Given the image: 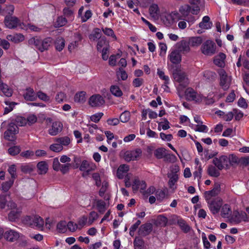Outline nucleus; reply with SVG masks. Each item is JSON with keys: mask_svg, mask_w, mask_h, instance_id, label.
<instances>
[{"mask_svg": "<svg viewBox=\"0 0 249 249\" xmlns=\"http://www.w3.org/2000/svg\"><path fill=\"white\" fill-rule=\"evenodd\" d=\"M185 94L187 100L193 101L196 103H204L207 105H210L214 103V99L211 97V95L207 97L197 93L194 89L188 88L186 89Z\"/></svg>", "mask_w": 249, "mask_h": 249, "instance_id": "f257e3e1", "label": "nucleus"}, {"mask_svg": "<svg viewBox=\"0 0 249 249\" xmlns=\"http://www.w3.org/2000/svg\"><path fill=\"white\" fill-rule=\"evenodd\" d=\"M237 158L233 154L228 156L222 155L219 157L214 158L213 160V163L219 169L222 170L224 168H228L229 166L237 162Z\"/></svg>", "mask_w": 249, "mask_h": 249, "instance_id": "f03ea898", "label": "nucleus"}, {"mask_svg": "<svg viewBox=\"0 0 249 249\" xmlns=\"http://www.w3.org/2000/svg\"><path fill=\"white\" fill-rule=\"evenodd\" d=\"M52 41V39L50 37H47L42 40L40 38L36 36L31 38L29 42L30 44L34 45L36 49L41 52H43L48 49Z\"/></svg>", "mask_w": 249, "mask_h": 249, "instance_id": "7ed1b4c3", "label": "nucleus"}, {"mask_svg": "<svg viewBox=\"0 0 249 249\" xmlns=\"http://www.w3.org/2000/svg\"><path fill=\"white\" fill-rule=\"evenodd\" d=\"M23 221L32 227L40 230H42L44 224L43 218L38 215L26 216Z\"/></svg>", "mask_w": 249, "mask_h": 249, "instance_id": "20e7f679", "label": "nucleus"}, {"mask_svg": "<svg viewBox=\"0 0 249 249\" xmlns=\"http://www.w3.org/2000/svg\"><path fill=\"white\" fill-rule=\"evenodd\" d=\"M242 221L249 222V217L245 212L237 211H234L232 212L228 220V222L232 225L239 224Z\"/></svg>", "mask_w": 249, "mask_h": 249, "instance_id": "39448f33", "label": "nucleus"}, {"mask_svg": "<svg viewBox=\"0 0 249 249\" xmlns=\"http://www.w3.org/2000/svg\"><path fill=\"white\" fill-rule=\"evenodd\" d=\"M5 26L9 29H14L19 27L20 29H27L25 24L21 23L19 19L16 17L6 16L4 19Z\"/></svg>", "mask_w": 249, "mask_h": 249, "instance_id": "423d86ee", "label": "nucleus"}, {"mask_svg": "<svg viewBox=\"0 0 249 249\" xmlns=\"http://www.w3.org/2000/svg\"><path fill=\"white\" fill-rule=\"evenodd\" d=\"M216 46L215 43L211 40L205 41L201 46V53L207 56H212L216 52Z\"/></svg>", "mask_w": 249, "mask_h": 249, "instance_id": "0eeeda50", "label": "nucleus"}, {"mask_svg": "<svg viewBox=\"0 0 249 249\" xmlns=\"http://www.w3.org/2000/svg\"><path fill=\"white\" fill-rule=\"evenodd\" d=\"M174 80L179 84V86L185 88L189 83L188 79L184 72L180 70H175L173 73Z\"/></svg>", "mask_w": 249, "mask_h": 249, "instance_id": "6e6552de", "label": "nucleus"}, {"mask_svg": "<svg viewBox=\"0 0 249 249\" xmlns=\"http://www.w3.org/2000/svg\"><path fill=\"white\" fill-rule=\"evenodd\" d=\"M220 76V85L224 90L228 89L231 81V77L228 75L224 70H220L219 71Z\"/></svg>", "mask_w": 249, "mask_h": 249, "instance_id": "1a4fd4ad", "label": "nucleus"}, {"mask_svg": "<svg viewBox=\"0 0 249 249\" xmlns=\"http://www.w3.org/2000/svg\"><path fill=\"white\" fill-rule=\"evenodd\" d=\"M208 204V207L211 212L213 214L217 213L222 205V200L217 197L213 200L206 201Z\"/></svg>", "mask_w": 249, "mask_h": 249, "instance_id": "9d476101", "label": "nucleus"}, {"mask_svg": "<svg viewBox=\"0 0 249 249\" xmlns=\"http://www.w3.org/2000/svg\"><path fill=\"white\" fill-rule=\"evenodd\" d=\"M96 168V166L95 163L86 160H83L79 167L80 170L84 172L83 176L88 175L90 172L95 170Z\"/></svg>", "mask_w": 249, "mask_h": 249, "instance_id": "9b49d317", "label": "nucleus"}, {"mask_svg": "<svg viewBox=\"0 0 249 249\" xmlns=\"http://www.w3.org/2000/svg\"><path fill=\"white\" fill-rule=\"evenodd\" d=\"M104 98L100 94L92 95L89 100V104L92 107H99L105 104Z\"/></svg>", "mask_w": 249, "mask_h": 249, "instance_id": "f8f14e48", "label": "nucleus"}, {"mask_svg": "<svg viewBox=\"0 0 249 249\" xmlns=\"http://www.w3.org/2000/svg\"><path fill=\"white\" fill-rule=\"evenodd\" d=\"M134 192L140 190V192L145 195V190L146 188V184L143 180H140L138 178H135L132 185Z\"/></svg>", "mask_w": 249, "mask_h": 249, "instance_id": "ddd939ff", "label": "nucleus"}, {"mask_svg": "<svg viewBox=\"0 0 249 249\" xmlns=\"http://www.w3.org/2000/svg\"><path fill=\"white\" fill-rule=\"evenodd\" d=\"M142 153V151L141 149L127 151L125 154V159L127 161L137 160L141 157Z\"/></svg>", "mask_w": 249, "mask_h": 249, "instance_id": "4468645a", "label": "nucleus"}, {"mask_svg": "<svg viewBox=\"0 0 249 249\" xmlns=\"http://www.w3.org/2000/svg\"><path fill=\"white\" fill-rule=\"evenodd\" d=\"M18 132V127L14 124H10L8 127V129L4 132V138L9 141H14V138L9 136L10 133L13 134H16Z\"/></svg>", "mask_w": 249, "mask_h": 249, "instance_id": "2eb2a0df", "label": "nucleus"}, {"mask_svg": "<svg viewBox=\"0 0 249 249\" xmlns=\"http://www.w3.org/2000/svg\"><path fill=\"white\" fill-rule=\"evenodd\" d=\"M63 128L62 124L59 121L53 123L51 127L49 129L48 132L51 136H55L60 132Z\"/></svg>", "mask_w": 249, "mask_h": 249, "instance_id": "dca6fc26", "label": "nucleus"}, {"mask_svg": "<svg viewBox=\"0 0 249 249\" xmlns=\"http://www.w3.org/2000/svg\"><path fill=\"white\" fill-rule=\"evenodd\" d=\"M220 191V186L217 184L211 191H206L204 193L205 198L206 201L211 200L212 197L215 196L219 194Z\"/></svg>", "mask_w": 249, "mask_h": 249, "instance_id": "f3484780", "label": "nucleus"}, {"mask_svg": "<svg viewBox=\"0 0 249 249\" xmlns=\"http://www.w3.org/2000/svg\"><path fill=\"white\" fill-rule=\"evenodd\" d=\"M4 236L7 240L14 242L17 240L20 235L19 233L17 231L13 230H9L5 231Z\"/></svg>", "mask_w": 249, "mask_h": 249, "instance_id": "a211bd4d", "label": "nucleus"}, {"mask_svg": "<svg viewBox=\"0 0 249 249\" xmlns=\"http://www.w3.org/2000/svg\"><path fill=\"white\" fill-rule=\"evenodd\" d=\"M106 177L104 169L101 170L100 173H94L92 174V178L95 182L96 185L98 187L101 185V180H103Z\"/></svg>", "mask_w": 249, "mask_h": 249, "instance_id": "6ab92c4d", "label": "nucleus"}, {"mask_svg": "<svg viewBox=\"0 0 249 249\" xmlns=\"http://www.w3.org/2000/svg\"><path fill=\"white\" fill-rule=\"evenodd\" d=\"M84 11V7L82 6L80 8V9L78 10V17L80 18L81 21L82 22H86L88 19H89L92 16V13L91 10H87L85 14L84 15H82V13Z\"/></svg>", "mask_w": 249, "mask_h": 249, "instance_id": "aec40b11", "label": "nucleus"}, {"mask_svg": "<svg viewBox=\"0 0 249 249\" xmlns=\"http://www.w3.org/2000/svg\"><path fill=\"white\" fill-rule=\"evenodd\" d=\"M213 25L212 22L210 21L209 17L204 16L202 21L199 23V27L203 30H208L212 28Z\"/></svg>", "mask_w": 249, "mask_h": 249, "instance_id": "412c9836", "label": "nucleus"}, {"mask_svg": "<svg viewBox=\"0 0 249 249\" xmlns=\"http://www.w3.org/2000/svg\"><path fill=\"white\" fill-rule=\"evenodd\" d=\"M225 54L222 53H220L218 54L214 57L213 59V63L215 65L219 67H224L225 66Z\"/></svg>", "mask_w": 249, "mask_h": 249, "instance_id": "4be33fe9", "label": "nucleus"}, {"mask_svg": "<svg viewBox=\"0 0 249 249\" xmlns=\"http://www.w3.org/2000/svg\"><path fill=\"white\" fill-rule=\"evenodd\" d=\"M232 213L231 207L229 204H225L221 207V215L222 217L227 218L228 221Z\"/></svg>", "mask_w": 249, "mask_h": 249, "instance_id": "5701e85b", "label": "nucleus"}, {"mask_svg": "<svg viewBox=\"0 0 249 249\" xmlns=\"http://www.w3.org/2000/svg\"><path fill=\"white\" fill-rule=\"evenodd\" d=\"M129 170V166L125 164L120 165L117 171V176L120 179L123 178Z\"/></svg>", "mask_w": 249, "mask_h": 249, "instance_id": "b1692460", "label": "nucleus"}, {"mask_svg": "<svg viewBox=\"0 0 249 249\" xmlns=\"http://www.w3.org/2000/svg\"><path fill=\"white\" fill-rule=\"evenodd\" d=\"M18 120L21 122V125L26 124L27 123L31 125L36 122L37 118L36 115L31 114L28 116L26 120L22 117H20L18 118Z\"/></svg>", "mask_w": 249, "mask_h": 249, "instance_id": "393cba45", "label": "nucleus"}, {"mask_svg": "<svg viewBox=\"0 0 249 249\" xmlns=\"http://www.w3.org/2000/svg\"><path fill=\"white\" fill-rule=\"evenodd\" d=\"M6 38L9 41L15 43H18L24 40V36L21 34H17L13 35H8Z\"/></svg>", "mask_w": 249, "mask_h": 249, "instance_id": "a878e982", "label": "nucleus"}, {"mask_svg": "<svg viewBox=\"0 0 249 249\" xmlns=\"http://www.w3.org/2000/svg\"><path fill=\"white\" fill-rule=\"evenodd\" d=\"M170 60L174 64L179 63L181 60V55L177 51H172L169 55Z\"/></svg>", "mask_w": 249, "mask_h": 249, "instance_id": "bb28decb", "label": "nucleus"}, {"mask_svg": "<svg viewBox=\"0 0 249 249\" xmlns=\"http://www.w3.org/2000/svg\"><path fill=\"white\" fill-rule=\"evenodd\" d=\"M149 12L152 17L154 18H158L160 13L158 5L155 3L152 4L149 7Z\"/></svg>", "mask_w": 249, "mask_h": 249, "instance_id": "cd10ccee", "label": "nucleus"}, {"mask_svg": "<svg viewBox=\"0 0 249 249\" xmlns=\"http://www.w3.org/2000/svg\"><path fill=\"white\" fill-rule=\"evenodd\" d=\"M177 48L180 52H188L190 51V44L189 42L182 40L178 42L177 44Z\"/></svg>", "mask_w": 249, "mask_h": 249, "instance_id": "c85d7f7f", "label": "nucleus"}, {"mask_svg": "<svg viewBox=\"0 0 249 249\" xmlns=\"http://www.w3.org/2000/svg\"><path fill=\"white\" fill-rule=\"evenodd\" d=\"M38 173L39 174H45L48 170V165L45 161L39 162L37 164Z\"/></svg>", "mask_w": 249, "mask_h": 249, "instance_id": "c756f323", "label": "nucleus"}, {"mask_svg": "<svg viewBox=\"0 0 249 249\" xmlns=\"http://www.w3.org/2000/svg\"><path fill=\"white\" fill-rule=\"evenodd\" d=\"M189 2L192 5V13L194 15H196L200 10V0H189Z\"/></svg>", "mask_w": 249, "mask_h": 249, "instance_id": "7c9ffc66", "label": "nucleus"}, {"mask_svg": "<svg viewBox=\"0 0 249 249\" xmlns=\"http://www.w3.org/2000/svg\"><path fill=\"white\" fill-rule=\"evenodd\" d=\"M157 74L160 79L164 81V86L168 88V86H167L169 83V78L168 76L166 75L164 71L160 69H157Z\"/></svg>", "mask_w": 249, "mask_h": 249, "instance_id": "2f4dec72", "label": "nucleus"}, {"mask_svg": "<svg viewBox=\"0 0 249 249\" xmlns=\"http://www.w3.org/2000/svg\"><path fill=\"white\" fill-rule=\"evenodd\" d=\"M192 9L189 5L185 4L179 8V11L181 15L185 17L187 16L190 12L192 13Z\"/></svg>", "mask_w": 249, "mask_h": 249, "instance_id": "473e14b6", "label": "nucleus"}, {"mask_svg": "<svg viewBox=\"0 0 249 249\" xmlns=\"http://www.w3.org/2000/svg\"><path fill=\"white\" fill-rule=\"evenodd\" d=\"M54 141L60 143L63 148V146H68L71 142L70 139L67 136L56 138Z\"/></svg>", "mask_w": 249, "mask_h": 249, "instance_id": "72a5a7b5", "label": "nucleus"}, {"mask_svg": "<svg viewBox=\"0 0 249 249\" xmlns=\"http://www.w3.org/2000/svg\"><path fill=\"white\" fill-rule=\"evenodd\" d=\"M63 13L68 20L72 21L74 19L73 11L70 8L65 7L63 10Z\"/></svg>", "mask_w": 249, "mask_h": 249, "instance_id": "f704fd0d", "label": "nucleus"}, {"mask_svg": "<svg viewBox=\"0 0 249 249\" xmlns=\"http://www.w3.org/2000/svg\"><path fill=\"white\" fill-rule=\"evenodd\" d=\"M202 40L201 37H192L189 40V44L192 47H197L202 43Z\"/></svg>", "mask_w": 249, "mask_h": 249, "instance_id": "c9c22d12", "label": "nucleus"}, {"mask_svg": "<svg viewBox=\"0 0 249 249\" xmlns=\"http://www.w3.org/2000/svg\"><path fill=\"white\" fill-rule=\"evenodd\" d=\"M86 93L85 91H80L77 93L74 96V101L76 102L83 103L86 101Z\"/></svg>", "mask_w": 249, "mask_h": 249, "instance_id": "e433bc0d", "label": "nucleus"}, {"mask_svg": "<svg viewBox=\"0 0 249 249\" xmlns=\"http://www.w3.org/2000/svg\"><path fill=\"white\" fill-rule=\"evenodd\" d=\"M110 91L111 93L116 97H121L123 95V92L119 87L116 85H112L110 87Z\"/></svg>", "mask_w": 249, "mask_h": 249, "instance_id": "4c0bfd02", "label": "nucleus"}, {"mask_svg": "<svg viewBox=\"0 0 249 249\" xmlns=\"http://www.w3.org/2000/svg\"><path fill=\"white\" fill-rule=\"evenodd\" d=\"M151 229L152 227L150 224H143L141 226L139 232L141 234L146 235L151 231Z\"/></svg>", "mask_w": 249, "mask_h": 249, "instance_id": "58836bf2", "label": "nucleus"}, {"mask_svg": "<svg viewBox=\"0 0 249 249\" xmlns=\"http://www.w3.org/2000/svg\"><path fill=\"white\" fill-rule=\"evenodd\" d=\"M55 45L56 49L57 51H62L65 46V41L64 39L62 37H58L55 41Z\"/></svg>", "mask_w": 249, "mask_h": 249, "instance_id": "ea45409f", "label": "nucleus"}, {"mask_svg": "<svg viewBox=\"0 0 249 249\" xmlns=\"http://www.w3.org/2000/svg\"><path fill=\"white\" fill-rule=\"evenodd\" d=\"M36 95L33 89H28L24 95V98L26 100L29 101H33L36 98Z\"/></svg>", "mask_w": 249, "mask_h": 249, "instance_id": "a19ab883", "label": "nucleus"}, {"mask_svg": "<svg viewBox=\"0 0 249 249\" xmlns=\"http://www.w3.org/2000/svg\"><path fill=\"white\" fill-rule=\"evenodd\" d=\"M68 22L65 17L63 16L58 17L55 22V26L56 27H61L65 25Z\"/></svg>", "mask_w": 249, "mask_h": 249, "instance_id": "79ce46f5", "label": "nucleus"}, {"mask_svg": "<svg viewBox=\"0 0 249 249\" xmlns=\"http://www.w3.org/2000/svg\"><path fill=\"white\" fill-rule=\"evenodd\" d=\"M178 178V176L176 174H174L171 177H170V179L168 183L171 189H175L176 188L175 184L177 182Z\"/></svg>", "mask_w": 249, "mask_h": 249, "instance_id": "37998d69", "label": "nucleus"}, {"mask_svg": "<svg viewBox=\"0 0 249 249\" xmlns=\"http://www.w3.org/2000/svg\"><path fill=\"white\" fill-rule=\"evenodd\" d=\"M20 211L19 210H13L8 214V218L10 221H15L19 216Z\"/></svg>", "mask_w": 249, "mask_h": 249, "instance_id": "c03bdc74", "label": "nucleus"}, {"mask_svg": "<svg viewBox=\"0 0 249 249\" xmlns=\"http://www.w3.org/2000/svg\"><path fill=\"white\" fill-rule=\"evenodd\" d=\"M0 91H2L3 95L7 97H10L13 93L12 89L10 88L7 85L5 84L0 89Z\"/></svg>", "mask_w": 249, "mask_h": 249, "instance_id": "a18cd8bd", "label": "nucleus"}, {"mask_svg": "<svg viewBox=\"0 0 249 249\" xmlns=\"http://www.w3.org/2000/svg\"><path fill=\"white\" fill-rule=\"evenodd\" d=\"M14 182V180L11 179L9 181H5L1 184V190L4 192H7L12 187Z\"/></svg>", "mask_w": 249, "mask_h": 249, "instance_id": "49530a36", "label": "nucleus"}, {"mask_svg": "<svg viewBox=\"0 0 249 249\" xmlns=\"http://www.w3.org/2000/svg\"><path fill=\"white\" fill-rule=\"evenodd\" d=\"M178 224L180 227L181 230L185 232H187L190 230V227L187 224V223L182 219H178Z\"/></svg>", "mask_w": 249, "mask_h": 249, "instance_id": "de8ad7c7", "label": "nucleus"}, {"mask_svg": "<svg viewBox=\"0 0 249 249\" xmlns=\"http://www.w3.org/2000/svg\"><path fill=\"white\" fill-rule=\"evenodd\" d=\"M102 187L99 191V194L100 196H103L106 191L108 183L107 180V177L103 180L102 182H101Z\"/></svg>", "mask_w": 249, "mask_h": 249, "instance_id": "09e8293b", "label": "nucleus"}, {"mask_svg": "<svg viewBox=\"0 0 249 249\" xmlns=\"http://www.w3.org/2000/svg\"><path fill=\"white\" fill-rule=\"evenodd\" d=\"M67 230V223L66 221H62L57 224V230L59 232L65 233Z\"/></svg>", "mask_w": 249, "mask_h": 249, "instance_id": "8fccbe9b", "label": "nucleus"}, {"mask_svg": "<svg viewBox=\"0 0 249 249\" xmlns=\"http://www.w3.org/2000/svg\"><path fill=\"white\" fill-rule=\"evenodd\" d=\"M168 16L171 18L172 22H175L179 20L183 17L182 15L177 11L171 12Z\"/></svg>", "mask_w": 249, "mask_h": 249, "instance_id": "3c124183", "label": "nucleus"}, {"mask_svg": "<svg viewBox=\"0 0 249 249\" xmlns=\"http://www.w3.org/2000/svg\"><path fill=\"white\" fill-rule=\"evenodd\" d=\"M49 149L53 152L58 153L62 151L63 147L58 142H55L50 145Z\"/></svg>", "mask_w": 249, "mask_h": 249, "instance_id": "603ef678", "label": "nucleus"}, {"mask_svg": "<svg viewBox=\"0 0 249 249\" xmlns=\"http://www.w3.org/2000/svg\"><path fill=\"white\" fill-rule=\"evenodd\" d=\"M135 249H143L144 241L140 238H136L134 241Z\"/></svg>", "mask_w": 249, "mask_h": 249, "instance_id": "864d4df0", "label": "nucleus"}, {"mask_svg": "<svg viewBox=\"0 0 249 249\" xmlns=\"http://www.w3.org/2000/svg\"><path fill=\"white\" fill-rule=\"evenodd\" d=\"M116 74L118 78L122 80H125L128 77L126 72L123 69L119 68L116 72Z\"/></svg>", "mask_w": 249, "mask_h": 249, "instance_id": "5fc2aeb1", "label": "nucleus"}, {"mask_svg": "<svg viewBox=\"0 0 249 249\" xmlns=\"http://www.w3.org/2000/svg\"><path fill=\"white\" fill-rule=\"evenodd\" d=\"M96 207L98 212L103 213L106 210V203L103 200H98L96 202Z\"/></svg>", "mask_w": 249, "mask_h": 249, "instance_id": "6e6d98bb", "label": "nucleus"}, {"mask_svg": "<svg viewBox=\"0 0 249 249\" xmlns=\"http://www.w3.org/2000/svg\"><path fill=\"white\" fill-rule=\"evenodd\" d=\"M165 149L159 148L154 151V155L158 159H161L165 156Z\"/></svg>", "mask_w": 249, "mask_h": 249, "instance_id": "4d7b16f0", "label": "nucleus"}, {"mask_svg": "<svg viewBox=\"0 0 249 249\" xmlns=\"http://www.w3.org/2000/svg\"><path fill=\"white\" fill-rule=\"evenodd\" d=\"M88 218L86 216H82L78 218L77 224L78 229H82L87 224Z\"/></svg>", "mask_w": 249, "mask_h": 249, "instance_id": "13d9d810", "label": "nucleus"}, {"mask_svg": "<svg viewBox=\"0 0 249 249\" xmlns=\"http://www.w3.org/2000/svg\"><path fill=\"white\" fill-rule=\"evenodd\" d=\"M101 31L99 28H95L92 33L89 36V39L93 40H95L101 37Z\"/></svg>", "mask_w": 249, "mask_h": 249, "instance_id": "bf43d9fd", "label": "nucleus"}, {"mask_svg": "<svg viewBox=\"0 0 249 249\" xmlns=\"http://www.w3.org/2000/svg\"><path fill=\"white\" fill-rule=\"evenodd\" d=\"M130 117V114L129 112L125 111L121 114L120 119L122 122L126 123L129 120Z\"/></svg>", "mask_w": 249, "mask_h": 249, "instance_id": "052dcab7", "label": "nucleus"}, {"mask_svg": "<svg viewBox=\"0 0 249 249\" xmlns=\"http://www.w3.org/2000/svg\"><path fill=\"white\" fill-rule=\"evenodd\" d=\"M208 174L212 177H216L219 175V171L213 166H210L208 169Z\"/></svg>", "mask_w": 249, "mask_h": 249, "instance_id": "680f3d73", "label": "nucleus"}, {"mask_svg": "<svg viewBox=\"0 0 249 249\" xmlns=\"http://www.w3.org/2000/svg\"><path fill=\"white\" fill-rule=\"evenodd\" d=\"M16 167L15 164H12L9 167L8 171L11 176V179L15 180L17 177Z\"/></svg>", "mask_w": 249, "mask_h": 249, "instance_id": "e2e57ef3", "label": "nucleus"}, {"mask_svg": "<svg viewBox=\"0 0 249 249\" xmlns=\"http://www.w3.org/2000/svg\"><path fill=\"white\" fill-rule=\"evenodd\" d=\"M20 151V148L19 146H14L11 147L8 149V152L9 154L12 156H15L19 153Z\"/></svg>", "mask_w": 249, "mask_h": 249, "instance_id": "0e129e2a", "label": "nucleus"}, {"mask_svg": "<svg viewBox=\"0 0 249 249\" xmlns=\"http://www.w3.org/2000/svg\"><path fill=\"white\" fill-rule=\"evenodd\" d=\"M102 31L106 35L112 37L114 39V40L117 39V37L115 35L113 31L111 28H102Z\"/></svg>", "mask_w": 249, "mask_h": 249, "instance_id": "69168bd1", "label": "nucleus"}, {"mask_svg": "<svg viewBox=\"0 0 249 249\" xmlns=\"http://www.w3.org/2000/svg\"><path fill=\"white\" fill-rule=\"evenodd\" d=\"M98 217V213L94 212L92 211L89 213V225H90L92 223L97 219Z\"/></svg>", "mask_w": 249, "mask_h": 249, "instance_id": "338daca9", "label": "nucleus"}, {"mask_svg": "<svg viewBox=\"0 0 249 249\" xmlns=\"http://www.w3.org/2000/svg\"><path fill=\"white\" fill-rule=\"evenodd\" d=\"M67 228L71 232H74L76 231L77 229H78V227L77 224L72 221H69L67 223Z\"/></svg>", "mask_w": 249, "mask_h": 249, "instance_id": "774afa93", "label": "nucleus"}]
</instances>
